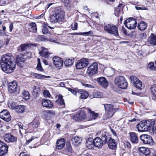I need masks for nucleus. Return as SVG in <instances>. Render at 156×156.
<instances>
[{
  "label": "nucleus",
  "instance_id": "20e7f679",
  "mask_svg": "<svg viewBox=\"0 0 156 156\" xmlns=\"http://www.w3.org/2000/svg\"><path fill=\"white\" fill-rule=\"evenodd\" d=\"M104 30L107 33L113 34L115 36L119 35L118 27L112 24H107L104 27Z\"/></svg>",
  "mask_w": 156,
  "mask_h": 156
},
{
  "label": "nucleus",
  "instance_id": "4d7b16f0",
  "mask_svg": "<svg viewBox=\"0 0 156 156\" xmlns=\"http://www.w3.org/2000/svg\"><path fill=\"white\" fill-rule=\"evenodd\" d=\"M119 87H115L114 86H112L111 87V88L113 90L116 92H118V93H120V90H119Z\"/></svg>",
  "mask_w": 156,
  "mask_h": 156
},
{
  "label": "nucleus",
  "instance_id": "2eb2a0df",
  "mask_svg": "<svg viewBox=\"0 0 156 156\" xmlns=\"http://www.w3.org/2000/svg\"><path fill=\"white\" fill-rule=\"evenodd\" d=\"M54 64L56 68H61L63 66V62L60 57L55 56L53 58Z\"/></svg>",
  "mask_w": 156,
  "mask_h": 156
},
{
  "label": "nucleus",
  "instance_id": "aec40b11",
  "mask_svg": "<svg viewBox=\"0 0 156 156\" xmlns=\"http://www.w3.org/2000/svg\"><path fill=\"white\" fill-rule=\"evenodd\" d=\"M129 134L130 140L131 142L134 144L137 143L139 140L137 134L133 132H130Z\"/></svg>",
  "mask_w": 156,
  "mask_h": 156
},
{
  "label": "nucleus",
  "instance_id": "cd10ccee",
  "mask_svg": "<svg viewBox=\"0 0 156 156\" xmlns=\"http://www.w3.org/2000/svg\"><path fill=\"white\" fill-rule=\"evenodd\" d=\"M35 44H32L31 43H24L22 44L19 46L21 51H24L27 49L30 48L32 46H35Z\"/></svg>",
  "mask_w": 156,
  "mask_h": 156
},
{
  "label": "nucleus",
  "instance_id": "c9c22d12",
  "mask_svg": "<svg viewBox=\"0 0 156 156\" xmlns=\"http://www.w3.org/2000/svg\"><path fill=\"white\" fill-rule=\"evenodd\" d=\"M55 102L63 106H65L64 100L63 98V96L61 94H59L58 97V99L55 101Z\"/></svg>",
  "mask_w": 156,
  "mask_h": 156
},
{
  "label": "nucleus",
  "instance_id": "de8ad7c7",
  "mask_svg": "<svg viewBox=\"0 0 156 156\" xmlns=\"http://www.w3.org/2000/svg\"><path fill=\"white\" fill-rule=\"evenodd\" d=\"M45 115H46L49 116H52L55 115V112L53 110H47L45 111Z\"/></svg>",
  "mask_w": 156,
  "mask_h": 156
},
{
  "label": "nucleus",
  "instance_id": "1a4fd4ad",
  "mask_svg": "<svg viewBox=\"0 0 156 156\" xmlns=\"http://www.w3.org/2000/svg\"><path fill=\"white\" fill-rule=\"evenodd\" d=\"M140 139L144 144H148L150 145H152L154 144V141L150 135H142L140 136Z\"/></svg>",
  "mask_w": 156,
  "mask_h": 156
},
{
  "label": "nucleus",
  "instance_id": "09e8293b",
  "mask_svg": "<svg viewBox=\"0 0 156 156\" xmlns=\"http://www.w3.org/2000/svg\"><path fill=\"white\" fill-rule=\"evenodd\" d=\"M1 119L6 122H9L11 119V117L10 114H7L5 115H4L3 117H2Z\"/></svg>",
  "mask_w": 156,
  "mask_h": 156
},
{
  "label": "nucleus",
  "instance_id": "0e129e2a",
  "mask_svg": "<svg viewBox=\"0 0 156 156\" xmlns=\"http://www.w3.org/2000/svg\"><path fill=\"white\" fill-rule=\"evenodd\" d=\"M34 139V136H32L30 139H29L26 141V145L28 144H29V143L31 142Z\"/></svg>",
  "mask_w": 156,
  "mask_h": 156
},
{
  "label": "nucleus",
  "instance_id": "f03ea898",
  "mask_svg": "<svg viewBox=\"0 0 156 156\" xmlns=\"http://www.w3.org/2000/svg\"><path fill=\"white\" fill-rule=\"evenodd\" d=\"M155 121L153 120L142 121L137 125V128L140 132L147 131L150 129L153 130Z\"/></svg>",
  "mask_w": 156,
  "mask_h": 156
},
{
  "label": "nucleus",
  "instance_id": "774afa93",
  "mask_svg": "<svg viewBox=\"0 0 156 156\" xmlns=\"http://www.w3.org/2000/svg\"><path fill=\"white\" fill-rule=\"evenodd\" d=\"M125 146L127 147L128 149L130 148L131 147V145L129 143H127L125 144Z\"/></svg>",
  "mask_w": 156,
  "mask_h": 156
},
{
  "label": "nucleus",
  "instance_id": "0eeeda50",
  "mask_svg": "<svg viewBox=\"0 0 156 156\" xmlns=\"http://www.w3.org/2000/svg\"><path fill=\"white\" fill-rule=\"evenodd\" d=\"M104 105L106 113L108 115V117L109 118L112 117L118 108H115L114 106L112 104H103Z\"/></svg>",
  "mask_w": 156,
  "mask_h": 156
},
{
  "label": "nucleus",
  "instance_id": "39448f33",
  "mask_svg": "<svg viewBox=\"0 0 156 156\" xmlns=\"http://www.w3.org/2000/svg\"><path fill=\"white\" fill-rule=\"evenodd\" d=\"M98 64L96 62L93 63L89 66L87 73L90 77H92L98 73Z\"/></svg>",
  "mask_w": 156,
  "mask_h": 156
},
{
  "label": "nucleus",
  "instance_id": "3c124183",
  "mask_svg": "<svg viewBox=\"0 0 156 156\" xmlns=\"http://www.w3.org/2000/svg\"><path fill=\"white\" fill-rule=\"evenodd\" d=\"M93 95L95 98H101L103 96V94L101 92H96L94 93Z\"/></svg>",
  "mask_w": 156,
  "mask_h": 156
},
{
  "label": "nucleus",
  "instance_id": "c03bdc74",
  "mask_svg": "<svg viewBox=\"0 0 156 156\" xmlns=\"http://www.w3.org/2000/svg\"><path fill=\"white\" fill-rule=\"evenodd\" d=\"M22 95L25 100H28L30 98V94L28 91L24 90L22 92Z\"/></svg>",
  "mask_w": 156,
  "mask_h": 156
},
{
  "label": "nucleus",
  "instance_id": "f257e3e1",
  "mask_svg": "<svg viewBox=\"0 0 156 156\" xmlns=\"http://www.w3.org/2000/svg\"><path fill=\"white\" fill-rule=\"evenodd\" d=\"M0 64L2 70L6 73L12 72L15 68L16 64L12 62V58L9 55H3Z\"/></svg>",
  "mask_w": 156,
  "mask_h": 156
},
{
  "label": "nucleus",
  "instance_id": "9d476101",
  "mask_svg": "<svg viewBox=\"0 0 156 156\" xmlns=\"http://www.w3.org/2000/svg\"><path fill=\"white\" fill-rule=\"evenodd\" d=\"M114 83L119 88L126 89L128 86L126 80L124 79H115Z\"/></svg>",
  "mask_w": 156,
  "mask_h": 156
},
{
  "label": "nucleus",
  "instance_id": "473e14b6",
  "mask_svg": "<svg viewBox=\"0 0 156 156\" xmlns=\"http://www.w3.org/2000/svg\"><path fill=\"white\" fill-rule=\"evenodd\" d=\"M133 81V86L137 89H140L142 86V83L139 79H130Z\"/></svg>",
  "mask_w": 156,
  "mask_h": 156
},
{
  "label": "nucleus",
  "instance_id": "ddd939ff",
  "mask_svg": "<svg viewBox=\"0 0 156 156\" xmlns=\"http://www.w3.org/2000/svg\"><path fill=\"white\" fill-rule=\"evenodd\" d=\"M31 53L30 52H27L26 54H20L16 58V62L17 64L20 63V62H23L27 58L31 57Z\"/></svg>",
  "mask_w": 156,
  "mask_h": 156
},
{
  "label": "nucleus",
  "instance_id": "864d4df0",
  "mask_svg": "<svg viewBox=\"0 0 156 156\" xmlns=\"http://www.w3.org/2000/svg\"><path fill=\"white\" fill-rule=\"evenodd\" d=\"M9 114L8 111L7 110H4L0 112V118H2L3 117L4 115H5L7 114Z\"/></svg>",
  "mask_w": 156,
  "mask_h": 156
},
{
  "label": "nucleus",
  "instance_id": "6e6552de",
  "mask_svg": "<svg viewBox=\"0 0 156 156\" xmlns=\"http://www.w3.org/2000/svg\"><path fill=\"white\" fill-rule=\"evenodd\" d=\"M125 26L130 30L135 29L137 26V21L136 19L130 18L126 20L124 22Z\"/></svg>",
  "mask_w": 156,
  "mask_h": 156
},
{
  "label": "nucleus",
  "instance_id": "7ed1b4c3",
  "mask_svg": "<svg viewBox=\"0 0 156 156\" xmlns=\"http://www.w3.org/2000/svg\"><path fill=\"white\" fill-rule=\"evenodd\" d=\"M65 13L62 10H60L53 14L50 17V21L53 23L61 21L63 18Z\"/></svg>",
  "mask_w": 156,
  "mask_h": 156
},
{
  "label": "nucleus",
  "instance_id": "dca6fc26",
  "mask_svg": "<svg viewBox=\"0 0 156 156\" xmlns=\"http://www.w3.org/2000/svg\"><path fill=\"white\" fill-rule=\"evenodd\" d=\"M139 153L141 156H150L151 151L148 148L144 147L139 148Z\"/></svg>",
  "mask_w": 156,
  "mask_h": 156
},
{
  "label": "nucleus",
  "instance_id": "423d86ee",
  "mask_svg": "<svg viewBox=\"0 0 156 156\" xmlns=\"http://www.w3.org/2000/svg\"><path fill=\"white\" fill-rule=\"evenodd\" d=\"M98 136L101 138L104 144H106L111 138L109 134L104 130L100 131L97 133Z\"/></svg>",
  "mask_w": 156,
  "mask_h": 156
},
{
  "label": "nucleus",
  "instance_id": "603ef678",
  "mask_svg": "<svg viewBox=\"0 0 156 156\" xmlns=\"http://www.w3.org/2000/svg\"><path fill=\"white\" fill-rule=\"evenodd\" d=\"M152 94L155 96H156V85H153L150 88Z\"/></svg>",
  "mask_w": 156,
  "mask_h": 156
},
{
  "label": "nucleus",
  "instance_id": "c85d7f7f",
  "mask_svg": "<svg viewBox=\"0 0 156 156\" xmlns=\"http://www.w3.org/2000/svg\"><path fill=\"white\" fill-rule=\"evenodd\" d=\"M39 54L41 56L46 58H48L50 55V53L48 51V49L44 47L41 48V50L39 52Z\"/></svg>",
  "mask_w": 156,
  "mask_h": 156
},
{
  "label": "nucleus",
  "instance_id": "4c0bfd02",
  "mask_svg": "<svg viewBox=\"0 0 156 156\" xmlns=\"http://www.w3.org/2000/svg\"><path fill=\"white\" fill-rule=\"evenodd\" d=\"M147 24L144 21H141L138 24L137 27L140 30H145L147 28Z\"/></svg>",
  "mask_w": 156,
  "mask_h": 156
},
{
  "label": "nucleus",
  "instance_id": "69168bd1",
  "mask_svg": "<svg viewBox=\"0 0 156 156\" xmlns=\"http://www.w3.org/2000/svg\"><path fill=\"white\" fill-rule=\"evenodd\" d=\"M13 27V23H10L9 25V31L10 32H11L12 31Z\"/></svg>",
  "mask_w": 156,
  "mask_h": 156
},
{
  "label": "nucleus",
  "instance_id": "7c9ffc66",
  "mask_svg": "<svg viewBox=\"0 0 156 156\" xmlns=\"http://www.w3.org/2000/svg\"><path fill=\"white\" fill-rule=\"evenodd\" d=\"M107 143L108 147L110 149L114 150L116 148L117 144L115 142V141L112 138Z\"/></svg>",
  "mask_w": 156,
  "mask_h": 156
},
{
  "label": "nucleus",
  "instance_id": "052dcab7",
  "mask_svg": "<svg viewBox=\"0 0 156 156\" xmlns=\"http://www.w3.org/2000/svg\"><path fill=\"white\" fill-rule=\"evenodd\" d=\"M17 105L14 102H12L11 105V108L12 109H15V110L17 107Z\"/></svg>",
  "mask_w": 156,
  "mask_h": 156
},
{
  "label": "nucleus",
  "instance_id": "58836bf2",
  "mask_svg": "<svg viewBox=\"0 0 156 156\" xmlns=\"http://www.w3.org/2000/svg\"><path fill=\"white\" fill-rule=\"evenodd\" d=\"M33 91L32 92L33 95L35 97H37L39 92V88L38 87H37L36 86H34L33 87Z\"/></svg>",
  "mask_w": 156,
  "mask_h": 156
},
{
  "label": "nucleus",
  "instance_id": "bb28decb",
  "mask_svg": "<svg viewBox=\"0 0 156 156\" xmlns=\"http://www.w3.org/2000/svg\"><path fill=\"white\" fill-rule=\"evenodd\" d=\"M93 139L92 138H89L86 140V145L87 147L89 149H93L94 146Z\"/></svg>",
  "mask_w": 156,
  "mask_h": 156
},
{
  "label": "nucleus",
  "instance_id": "79ce46f5",
  "mask_svg": "<svg viewBox=\"0 0 156 156\" xmlns=\"http://www.w3.org/2000/svg\"><path fill=\"white\" fill-rule=\"evenodd\" d=\"M147 69L149 70L154 71L156 70V67L154 66L153 62H150L147 67Z\"/></svg>",
  "mask_w": 156,
  "mask_h": 156
},
{
  "label": "nucleus",
  "instance_id": "6e6d98bb",
  "mask_svg": "<svg viewBox=\"0 0 156 156\" xmlns=\"http://www.w3.org/2000/svg\"><path fill=\"white\" fill-rule=\"evenodd\" d=\"M43 94L44 97L49 98L50 96L49 92L48 90H44L43 91Z\"/></svg>",
  "mask_w": 156,
  "mask_h": 156
},
{
  "label": "nucleus",
  "instance_id": "37998d69",
  "mask_svg": "<svg viewBox=\"0 0 156 156\" xmlns=\"http://www.w3.org/2000/svg\"><path fill=\"white\" fill-rule=\"evenodd\" d=\"M31 77H34L35 78H49V76H46L44 75L33 73L31 75Z\"/></svg>",
  "mask_w": 156,
  "mask_h": 156
},
{
  "label": "nucleus",
  "instance_id": "13d9d810",
  "mask_svg": "<svg viewBox=\"0 0 156 156\" xmlns=\"http://www.w3.org/2000/svg\"><path fill=\"white\" fill-rule=\"evenodd\" d=\"M91 34H92V33H91V31H89L88 32H87L80 33V34L82 35L83 36H88Z\"/></svg>",
  "mask_w": 156,
  "mask_h": 156
},
{
  "label": "nucleus",
  "instance_id": "680f3d73",
  "mask_svg": "<svg viewBox=\"0 0 156 156\" xmlns=\"http://www.w3.org/2000/svg\"><path fill=\"white\" fill-rule=\"evenodd\" d=\"M139 37L142 39H145L147 37V35L145 33H141L139 35Z\"/></svg>",
  "mask_w": 156,
  "mask_h": 156
},
{
  "label": "nucleus",
  "instance_id": "5fc2aeb1",
  "mask_svg": "<svg viewBox=\"0 0 156 156\" xmlns=\"http://www.w3.org/2000/svg\"><path fill=\"white\" fill-rule=\"evenodd\" d=\"M66 148L68 150V151L70 152H72V149L71 147L70 143L69 142H67L66 144Z\"/></svg>",
  "mask_w": 156,
  "mask_h": 156
},
{
  "label": "nucleus",
  "instance_id": "b1692460",
  "mask_svg": "<svg viewBox=\"0 0 156 156\" xmlns=\"http://www.w3.org/2000/svg\"><path fill=\"white\" fill-rule=\"evenodd\" d=\"M82 141L81 137L76 136L73 137L71 139L72 144L75 147H77L80 144Z\"/></svg>",
  "mask_w": 156,
  "mask_h": 156
},
{
  "label": "nucleus",
  "instance_id": "5701e85b",
  "mask_svg": "<svg viewBox=\"0 0 156 156\" xmlns=\"http://www.w3.org/2000/svg\"><path fill=\"white\" fill-rule=\"evenodd\" d=\"M86 117V115L83 110H81L80 112L76 114L73 116V119L77 118L80 120H84Z\"/></svg>",
  "mask_w": 156,
  "mask_h": 156
},
{
  "label": "nucleus",
  "instance_id": "2f4dec72",
  "mask_svg": "<svg viewBox=\"0 0 156 156\" xmlns=\"http://www.w3.org/2000/svg\"><path fill=\"white\" fill-rule=\"evenodd\" d=\"M28 30L30 32L36 33L37 31V27L36 24L35 23L32 22L28 25Z\"/></svg>",
  "mask_w": 156,
  "mask_h": 156
},
{
  "label": "nucleus",
  "instance_id": "412c9836",
  "mask_svg": "<svg viewBox=\"0 0 156 156\" xmlns=\"http://www.w3.org/2000/svg\"><path fill=\"white\" fill-rule=\"evenodd\" d=\"M99 136L96 137L93 140L94 146L99 148H101L103 143Z\"/></svg>",
  "mask_w": 156,
  "mask_h": 156
},
{
  "label": "nucleus",
  "instance_id": "e2e57ef3",
  "mask_svg": "<svg viewBox=\"0 0 156 156\" xmlns=\"http://www.w3.org/2000/svg\"><path fill=\"white\" fill-rule=\"evenodd\" d=\"M72 28L73 30H77V23H74L73 25H72Z\"/></svg>",
  "mask_w": 156,
  "mask_h": 156
},
{
  "label": "nucleus",
  "instance_id": "a19ab883",
  "mask_svg": "<svg viewBox=\"0 0 156 156\" xmlns=\"http://www.w3.org/2000/svg\"><path fill=\"white\" fill-rule=\"evenodd\" d=\"M74 60L73 59L66 58L64 62V64L66 66H70L73 64Z\"/></svg>",
  "mask_w": 156,
  "mask_h": 156
},
{
  "label": "nucleus",
  "instance_id": "8fccbe9b",
  "mask_svg": "<svg viewBox=\"0 0 156 156\" xmlns=\"http://www.w3.org/2000/svg\"><path fill=\"white\" fill-rule=\"evenodd\" d=\"M42 32L44 34H46L49 33V32L46 25H44L43 26L42 29Z\"/></svg>",
  "mask_w": 156,
  "mask_h": 156
},
{
  "label": "nucleus",
  "instance_id": "a878e982",
  "mask_svg": "<svg viewBox=\"0 0 156 156\" xmlns=\"http://www.w3.org/2000/svg\"><path fill=\"white\" fill-rule=\"evenodd\" d=\"M148 43L154 45H156V35L153 33L151 34L147 39Z\"/></svg>",
  "mask_w": 156,
  "mask_h": 156
},
{
  "label": "nucleus",
  "instance_id": "393cba45",
  "mask_svg": "<svg viewBox=\"0 0 156 156\" xmlns=\"http://www.w3.org/2000/svg\"><path fill=\"white\" fill-rule=\"evenodd\" d=\"M65 143V140L64 139H61L58 140L57 141L56 144V147L58 149H61L64 147Z\"/></svg>",
  "mask_w": 156,
  "mask_h": 156
},
{
  "label": "nucleus",
  "instance_id": "4468645a",
  "mask_svg": "<svg viewBox=\"0 0 156 156\" xmlns=\"http://www.w3.org/2000/svg\"><path fill=\"white\" fill-rule=\"evenodd\" d=\"M5 141L8 143H16L17 141L16 137L13 136L10 133H5L4 136Z\"/></svg>",
  "mask_w": 156,
  "mask_h": 156
},
{
  "label": "nucleus",
  "instance_id": "ea45409f",
  "mask_svg": "<svg viewBox=\"0 0 156 156\" xmlns=\"http://www.w3.org/2000/svg\"><path fill=\"white\" fill-rule=\"evenodd\" d=\"M123 4H120L117 7L115 10V14L117 16H118L119 15V13L122 9L123 7Z\"/></svg>",
  "mask_w": 156,
  "mask_h": 156
},
{
  "label": "nucleus",
  "instance_id": "49530a36",
  "mask_svg": "<svg viewBox=\"0 0 156 156\" xmlns=\"http://www.w3.org/2000/svg\"><path fill=\"white\" fill-rule=\"evenodd\" d=\"M37 69L39 71H43V69L42 67L40 59L39 58H37Z\"/></svg>",
  "mask_w": 156,
  "mask_h": 156
},
{
  "label": "nucleus",
  "instance_id": "bf43d9fd",
  "mask_svg": "<svg viewBox=\"0 0 156 156\" xmlns=\"http://www.w3.org/2000/svg\"><path fill=\"white\" fill-rule=\"evenodd\" d=\"M68 90L75 95H76L77 93V92L76 90L73 89L68 88Z\"/></svg>",
  "mask_w": 156,
  "mask_h": 156
},
{
  "label": "nucleus",
  "instance_id": "e433bc0d",
  "mask_svg": "<svg viewBox=\"0 0 156 156\" xmlns=\"http://www.w3.org/2000/svg\"><path fill=\"white\" fill-rule=\"evenodd\" d=\"M78 92L80 94V97L82 99H86L89 96L88 92L83 90H79Z\"/></svg>",
  "mask_w": 156,
  "mask_h": 156
},
{
  "label": "nucleus",
  "instance_id": "c756f323",
  "mask_svg": "<svg viewBox=\"0 0 156 156\" xmlns=\"http://www.w3.org/2000/svg\"><path fill=\"white\" fill-rule=\"evenodd\" d=\"M97 81L101 86L104 88H106L108 86V83L106 79H97Z\"/></svg>",
  "mask_w": 156,
  "mask_h": 156
},
{
  "label": "nucleus",
  "instance_id": "4be33fe9",
  "mask_svg": "<svg viewBox=\"0 0 156 156\" xmlns=\"http://www.w3.org/2000/svg\"><path fill=\"white\" fill-rule=\"evenodd\" d=\"M42 105L43 107L48 108H51L53 106V103L51 101L47 99H43L42 100Z\"/></svg>",
  "mask_w": 156,
  "mask_h": 156
},
{
  "label": "nucleus",
  "instance_id": "338daca9",
  "mask_svg": "<svg viewBox=\"0 0 156 156\" xmlns=\"http://www.w3.org/2000/svg\"><path fill=\"white\" fill-rule=\"evenodd\" d=\"M19 156H29L28 154H27L25 152H23L20 154Z\"/></svg>",
  "mask_w": 156,
  "mask_h": 156
},
{
  "label": "nucleus",
  "instance_id": "72a5a7b5",
  "mask_svg": "<svg viewBox=\"0 0 156 156\" xmlns=\"http://www.w3.org/2000/svg\"><path fill=\"white\" fill-rule=\"evenodd\" d=\"M133 81V86L137 89H140L142 86V83L139 79H130Z\"/></svg>",
  "mask_w": 156,
  "mask_h": 156
},
{
  "label": "nucleus",
  "instance_id": "f8f14e48",
  "mask_svg": "<svg viewBox=\"0 0 156 156\" xmlns=\"http://www.w3.org/2000/svg\"><path fill=\"white\" fill-rule=\"evenodd\" d=\"M8 146L0 140V156H5L8 152Z\"/></svg>",
  "mask_w": 156,
  "mask_h": 156
},
{
  "label": "nucleus",
  "instance_id": "a211bd4d",
  "mask_svg": "<svg viewBox=\"0 0 156 156\" xmlns=\"http://www.w3.org/2000/svg\"><path fill=\"white\" fill-rule=\"evenodd\" d=\"M87 110L88 118L89 120L95 119L98 117V113L95 112L90 109H88Z\"/></svg>",
  "mask_w": 156,
  "mask_h": 156
},
{
  "label": "nucleus",
  "instance_id": "6ab92c4d",
  "mask_svg": "<svg viewBox=\"0 0 156 156\" xmlns=\"http://www.w3.org/2000/svg\"><path fill=\"white\" fill-rule=\"evenodd\" d=\"M103 72L106 76L111 77L115 73V69L110 67L106 68L104 70Z\"/></svg>",
  "mask_w": 156,
  "mask_h": 156
},
{
  "label": "nucleus",
  "instance_id": "f704fd0d",
  "mask_svg": "<svg viewBox=\"0 0 156 156\" xmlns=\"http://www.w3.org/2000/svg\"><path fill=\"white\" fill-rule=\"evenodd\" d=\"M26 106L23 105H17V107L16 110V112L19 114H21L26 111Z\"/></svg>",
  "mask_w": 156,
  "mask_h": 156
},
{
  "label": "nucleus",
  "instance_id": "a18cd8bd",
  "mask_svg": "<svg viewBox=\"0 0 156 156\" xmlns=\"http://www.w3.org/2000/svg\"><path fill=\"white\" fill-rule=\"evenodd\" d=\"M62 1L64 3L67 9L69 10L71 6L70 1L69 0H62Z\"/></svg>",
  "mask_w": 156,
  "mask_h": 156
},
{
  "label": "nucleus",
  "instance_id": "9b49d317",
  "mask_svg": "<svg viewBox=\"0 0 156 156\" xmlns=\"http://www.w3.org/2000/svg\"><path fill=\"white\" fill-rule=\"evenodd\" d=\"M88 64V61L87 59L84 58L81 59L77 62L76 66V69H80L84 68Z\"/></svg>",
  "mask_w": 156,
  "mask_h": 156
},
{
  "label": "nucleus",
  "instance_id": "f3484780",
  "mask_svg": "<svg viewBox=\"0 0 156 156\" xmlns=\"http://www.w3.org/2000/svg\"><path fill=\"white\" fill-rule=\"evenodd\" d=\"M17 88V85L16 81H13L9 83L8 86L9 92L11 93H14L16 91Z\"/></svg>",
  "mask_w": 156,
  "mask_h": 156
}]
</instances>
